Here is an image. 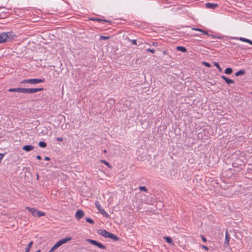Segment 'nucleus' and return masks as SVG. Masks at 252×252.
<instances>
[{
  "instance_id": "nucleus-1",
  "label": "nucleus",
  "mask_w": 252,
  "mask_h": 252,
  "mask_svg": "<svg viewBox=\"0 0 252 252\" xmlns=\"http://www.w3.org/2000/svg\"><path fill=\"white\" fill-rule=\"evenodd\" d=\"M15 36L12 32H1L0 33V44L10 41Z\"/></svg>"
},
{
  "instance_id": "nucleus-2",
  "label": "nucleus",
  "mask_w": 252,
  "mask_h": 252,
  "mask_svg": "<svg viewBox=\"0 0 252 252\" xmlns=\"http://www.w3.org/2000/svg\"><path fill=\"white\" fill-rule=\"evenodd\" d=\"M9 92H17L21 93H27V94H32V88H10L8 90Z\"/></svg>"
},
{
  "instance_id": "nucleus-3",
  "label": "nucleus",
  "mask_w": 252,
  "mask_h": 252,
  "mask_svg": "<svg viewBox=\"0 0 252 252\" xmlns=\"http://www.w3.org/2000/svg\"><path fill=\"white\" fill-rule=\"evenodd\" d=\"M86 241L87 242L90 243L91 244H92L93 245L97 246V247H98L100 249H104V250L106 249V247L105 246L103 245L101 243H100L95 240H94L93 239H87L86 240Z\"/></svg>"
},
{
  "instance_id": "nucleus-4",
  "label": "nucleus",
  "mask_w": 252,
  "mask_h": 252,
  "mask_svg": "<svg viewBox=\"0 0 252 252\" xmlns=\"http://www.w3.org/2000/svg\"><path fill=\"white\" fill-rule=\"evenodd\" d=\"M45 81L44 79H28V83L31 84H35L43 83Z\"/></svg>"
},
{
  "instance_id": "nucleus-5",
  "label": "nucleus",
  "mask_w": 252,
  "mask_h": 252,
  "mask_svg": "<svg viewBox=\"0 0 252 252\" xmlns=\"http://www.w3.org/2000/svg\"><path fill=\"white\" fill-rule=\"evenodd\" d=\"M84 216V213L82 210H78L75 214V217L77 220H80Z\"/></svg>"
},
{
  "instance_id": "nucleus-6",
  "label": "nucleus",
  "mask_w": 252,
  "mask_h": 252,
  "mask_svg": "<svg viewBox=\"0 0 252 252\" xmlns=\"http://www.w3.org/2000/svg\"><path fill=\"white\" fill-rule=\"evenodd\" d=\"M221 78L222 79H223L225 81V83L226 84H227L228 85H230L231 84H235V82L233 80L228 78L224 75L221 76Z\"/></svg>"
},
{
  "instance_id": "nucleus-7",
  "label": "nucleus",
  "mask_w": 252,
  "mask_h": 252,
  "mask_svg": "<svg viewBox=\"0 0 252 252\" xmlns=\"http://www.w3.org/2000/svg\"><path fill=\"white\" fill-rule=\"evenodd\" d=\"M206 7L209 9H215L218 6V4L214 3L207 2L205 4Z\"/></svg>"
},
{
  "instance_id": "nucleus-8",
  "label": "nucleus",
  "mask_w": 252,
  "mask_h": 252,
  "mask_svg": "<svg viewBox=\"0 0 252 252\" xmlns=\"http://www.w3.org/2000/svg\"><path fill=\"white\" fill-rule=\"evenodd\" d=\"M26 209L29 212H30L33 216L36 217V213L37 211L36 209L34 208H31L30 207H26Z\"/></svg>"
},
{
  "instance_id": "nucleus-9",
  "label": "nucleus",
  "mask_w": 252,
  "mask_h": 252,
  "mask_svg": "<svg viewBox=\"0 0 252 252\" xmlns=\"http://www.w3.org/2000/svg\"><path fill=\"white\" fill-rule=\"evenodd\" d=\"M230 239V237L229 236V235L227 231H226L225 232V241H224V246H229Z\"/></svg>"
},
{
  "instance_id": "nucleus-10",
  "label": "nucleus",
  "mask_w": 252,
  "mask_h": 252,
  "mask_svg": "<svg viewBox=\"0 0 252 252\" xmlns=\"http://www.w3.org/2000/svg\"><path fill=\"white\" fill-rule=\"evenodd\" d=\"M71 240V238L70 237H66V238H63V239L59 240L58 242L60 243V244L61 245V246H62V245L67 243L68 241H69Z\"/></svg>"
},
{
  "instance_id": "nucleus-11",
  "label": "nucleus",
  "mask_w": 252,
  "mask_h": 252,
  "mask_svg": "<svg viewBox=\"0 0 252 252\" xmlns=\"http://www.w3.org/2000/svg\"><path fill=\"white\" fill-rule=\"evenodd\" d=\"M34 149V147L31 145H27L23 146V150L26 152H30Z\"/></svg>"
},
{
  "instance_id": "nucleus-12",
  "label": "nucleus",
  "mask_w": 252,
  "mask_h": 252,
  "mask_svg": "<svg viewBox=\"0 0 252 252\" xmlns=\"http://www.w3.org/2000/svg\"><path fill=\"white\" fill-rule=\"evenodd\" d=\"M111 233L105 229L101 230L100 234L105 238H109Z\"/></svg>"
},
{
  "instance_id": "nucleus-13",
  "label": "nucleus",
  "mask_w": 252,
  "mask_h": 252,
  "mask_svg": "<svg viewBox=\"0 0 252 252\" xmlns=\"http://www.w3.org/2000/svg\"><path fill=\"white\" fill-rule=\"evenodd\" d=\"M99 212L106 218H110V216L102 208L99 209Z\"/></svg>"
},
{
  "instance_id": "nucleus-14",
  "label": "nucleus",
  "mask_w": 252,
  "mask_h": 252,
  "mask_svg": "<svg viewBox=\"0 0 252 252\" xmlns=\"http://www.w3.org/2000/svg\"><path fill=\"white\" fill-rule=\"evenodd\" d=\"M90 20H92V21H97V22H102V21H103L104 22H109V23L110 22V21H108L107 20L101 19H99V18H90Z\"/></svg>"
},
{
  "instance_id": "nucleus-15",
  "label": "nucleus",
  "mask_w": 252,
  "mask_h": 252,
  "mask_svg": "<svg viewBox=\"0 0 252 252\" xmlns=\"http://www.w3.org/2000/svg\"><path fill=\"white\" fill-rule=\"evenodd\" d=\"M239 40L241 41L247 42V43H249L251 45H252V41L249 39L246 38L244 37H240Z\"/></svg>"
},
{
  "instance_id": "nucleus-16",
  "label": "nucleus",
  "mask_w": 252,
  "mask_h": 252,
  "mask_svg": "<svg viewBox=\"0 0 252 252\" xmlns=\"http://www.w3.org/2000/svg\"><path fill=\"white\" fill-rule=\"evenodd\" d=\"M33 241H31L29 244L28 245H27V246L26 247V249H25V252H30V250L32 248V246L33 244Z\"/></svg>"
},
{
  "instance_id": "nucleus-17",
  "label": "nucleus",
  "mask_w": 252,
  "mask_h": 252,
  "mask_svg": "<svg viewBox=\"0 0 252 252\" xmlns=\"http://www.w3.org/2000/svg\"><path fill=\"white\" fill-rule=\"evenodd\" d=\"M245 71L243 69H241V70L238 71L237 72H236L235 74V75L236 76H239L240 75H243L245 74Z\"/></svg>"
},
{
  "instance_id": "nucleus-18",
  "label": "nucleus",
  "mask_w": 252,
  "mask_h": 252,
  "mask_svg": "<svg viewBox=\"0 0 252 252\" xmlns=\"http://www.w3.org/2000/svg\"><path fill=\"white\" fill-rule=\"evenodd\" d=\"M109 238L112 239V240H113L115 241H118L119 240V237L117 236L116 235H115L111 233Z\"/></svg>"
},
{
  "instance_id": "nucleus-19",
  "label": "nucleus",
  "mask_w": 252,
  "mask_h": 252,
  "mask_svg": "<svg viewBox=\"0 0 252 252\" xmlns=\"http://www.w3.org/2000/svg\"><path fill=\"white\" fill-rule=\"evenodd\" d=\"M176 49L177 50L182 52L183 53H185L187 52V49L183 46H177Z\"/></svg>"
},
{
  "instance_id": "nucleus-20",
  "label": "nucleus",
  "mask_w": 252,
  "mask_h": 252,
  "mask_svg": "<svg viewBox=\"0 0 252 252\" xmlns=\"http://www.w3.org/2000/svg\"><path fill=\"white\" fill-rule=\"evenodd\" d=\"M232 72L233 69L230 67H227L224 70V73L226 74H231Z\"/></svg>"
},
{
  "instance_id": "nucleus-21",
  "label": "nucleus",
  "mask_w": 252,
  "mask_h": 252,
  "mask_svg": "<svg viewBox=\"0 0 252 252\" xmlns=\"http://www.w3.org/2000/svg\"><path fill=\"white\" fill-rule=\"evenodd\" d=\"M44 90L43 88H32V94L43 91Z\"/></svg>"
},
{
  "instance_id": "nucleus-22",
  "label": "nucleus",
  "mask_w": 252,
  "mask_h": 252,
  "mask_svg": "<svg viewBox=\"0 0 252 252\" xmlns=\"http://www.w3.org/2000/svg\"><path fill=\"white\" fill-rule=\"evenodd\" d=\"M36 217H40L41 216H43L45 215V213L38 211L36 213Z\"/></svg>"
},
{
  "instance_id": "nucleus-23",
  "label": "nucleus",
  "mask_w": 252,
  "mask_h": 252,
  "mask_svg": "<svg viewBox=\"0 0 252 252\" xmlns=\"http://www.w3.org/2000/svg\"><path fill=\"white\" fill-rule=\"evenodd\" d=\"M38 145L41 148H45L47 146L46 143L44 141H40L38 143Z\"/></svg>"
},
{
  "instance_id": "nucleus-24",
  "label": "nucleus",
  "mask_w": 252,
  "mask_h": 252,
  "mask_svg": "<svg viewBox=\"0 0 252 252\" xmlns=\"http://www.w3.org/2000/svg\"><path fill=\"white\" fill-rule=\"evenodd\" d=\"M164 239L168 243L172 244L173 243V240L171 237L166 236L164 237Z\"/></svg>"
},
{
  "instance_id": "nucleus-25",
  "label": "nucleus",
  "mask_w": 252,
  "mask_h": 252,
  "mask_svg": "<svg viewBox=\"0 0 252 252\" xmlns=\"http://www.w3.org/2000/svg\"><path fill=\"white\" fill-rule=\"evenodd\" d=\"M213 64L215 66H216L218 68V69H219V70L220 71V72L222 71V70L221 68L220 67V64L218 62H214L213 63Z\"/></svg>"
},
{
  "instance_id": "nucleus-26",
  "label": "nucleus",
  "mask_w": 252,
  "mask_h": 252,
  "mask_svg": "<svg viewBox=\"0 0 252 252\" xmlns=\"http://www.w3.org/2000/svg\"><path fill=\"white\" fill-rule=\"evenodd\" d=\"M95 205L96 208L97 209V210L98 211L99 210V209L102 208V207H101V205H100L99 202L98 201H96L95 202Z\"/></svg>"
},
{
  "instance_id": "nucleus-27",
  "label": "nucleus",
  "mask_w": 252,
  "mask_h": 252,
  "mask_svg": "<svg viewBox=\"0 0 252 252\" xmlns=\"http://www.w3.org/2000/svg\"><path fill=\"white\" fill-rule=\"evenodd\" d=\"M61 246V245L60 244V243H59V242H58L56 244H55L52 247V248L54 249V250L55 251V250H56L57 249H58L59 247Z\"/></svg>"
},
{
  "instance_id": "nucleus-28",
  "label": "nucleus",
  "mask_w": 252,
  "mask_h": 252,
  "mask_svg": "<svg viewBox=\"0 0 252 252\" xmlns=\"http://www.w3.org/2000/svg\"><path fill=\"white\" fill-rule=\"evenodd\" d=\"M86 221L91 224H94V221L91 218H86Z\"/></svg>"
},
{
  "instance_id": "nucleus-29",
  "label": "nucleus",
  "mask_w": 252,
  "mask_h": 252,
  "mask_svg": "<svg viewBox=\"0 0 252 252\" xmlns=\"http://www.w3.org/2000/svg\"><path fill=\"white\" fill-rule=\"evenodd\" d=\"M101 162L104 163L106 166H107L108 167H111V165H110V163L108 162H107V161L105 160H101Z\"/></svg>"
},
{
  "instance_id": "nucleus-30",
  "label": "nucleus",
  "mask_w": 252,
  "mask_h": 252,
  "mask_svg": "<svg viewBox=\"0 0 252 252\" xmlns=\"http://www.w3.org/2000/svg\"><path fill=\"white\" fill-rule=\"evenodd\" d=\"M109 38H110V37H109V36H104V35H101V36H100L99 39H100V40H106V39H108Z\"/></svg>"
},
{
  "instance_id": "nucleus-31",
  "label": "nucleus",
  "mask_w": 252,
  "mask_h": 252,
  "mask_svg": "<svg viewBox=\"0 0 252 252\" xmlns=\"http://www.w3.org/2000/svg\"><path fill=\"white\" fill-rule=\"evenodd\" d=\"M139 189L141 190V191H147V189L146 188V187L145 186H141V187H139Z\"/></svg>"
},
{
  "instance_id": "nucleus-32",
  "label": "nucleus",
  "mask_w": 252,
  "mask_h": 252,
  "mask_svg": "<svg viewBox=\"0 0 252 252\" xmlns=\"http://www.w3.org/2000/svg\"><path fill=\"white\" fill-rule=\"evenodd\" d=\"M147 52H151L152 53H154L155 52V50L154 49L148 48L146 49Z\"/></svg>"
},
{
  "instance_id": "nucleus-33",
  "label": "nucleus",
  "mask_w": 252,
  "mask_h": 252,
  "mask_svg": "<svg viewBox=\"0 0 252 252\" xmlns=\"http://www.w3.org/2000/svg\"><path fill=\"white\" fill-rule=\"evenodd\" d=\"M203 64L207 67H210L211 66V65L209 63L207 62H203Z\"/></svg>"
},
{
  "instance_id": "nucleus-34",
  "label": "nucleus",
  "mask_w": 252,
  "mask_h": 252,
  "mask_svg": "<svg viewBox=\"0 0 252 252\" xmlns=\"http://www.w3.org/2000/svg\"><path fill=\"white\" fill-rule=\"evenodd\" d=\"M201 32H202L204 34L210 35L207 31L202 30Z\"/></svg>"
},
{
  "instance_id": "nucleus-35",
  "label": "nucleus",
  "mask_w": 252,
  "mask_h": 252,
  "mask_svg": "<svg viewBox=\"0 0 252 252\" xmlns=\"http://www.w3.org/2000/svg\"><path fill=\"white\" fill-rule=\"evenodd\" d=\"M192 30L196 31H199V32H201V31H202V29H199V28H193Z\"/></svg>"
},
{
  "instance_id": "nucleus-36",
  "label": "nucleus",
  "mask_w": 252,
  "mask_h": 252,
  "mask_svg": "<svg viewBox=\"0 0 252 252\" xmlns=\"http://www.w3.org/2000/svg\"><path fill=\"white\" fill-rule=\"evenodd\" d=\"M131 43L134 45H137V41L135 39L131 40Z\"/></svg>"
},
{
  "instance_id": "nucleus-37",
  "label": "nucleus",
  "mask_w": 252,
  "mask_h": 252,
  "mask_svg": "<svg viewBox=\"0 0 252 252\" xmlns=\"http://www.w3.org/2000/svg\"><path fill=\"white\" fill-rule=\"evenodd\" d=\"M152 45L154 46H158V43L157 42H152Z\"/></svg>"
},
{
  "instance_id": "nucleus-38",
  "label": "nucleus",
  "mask_w": 252,
  "mask_h": 252,
  "mask_svg": "<svg viewBox=\"0 0 252 252\" xmlns=\"http://www.w3.org/2000/svg\"><path fill=\"white\" fill-rule=\"evenodd\" d=\"M21 83H22V84L28 83V79H25V80H23L21 82Z\"/></svg>"
},
{
  "instance_id": "nucleus-39",
  "label": "nucleus",
  "mask_w": 252,
  "mask_h": 252,
  "mask_svg": "<svg viewBox=\"0 0 252 252\" xmlns=\"http://www.w3.org/2000/svg\"><path fill=\"white\" fill-rule=\"evenodd\" d=\"M4 156V154L0 153V161H1V160L3 158Z\"/></svg>"
},
{
  "instance_id": "nucleus-40",
  "label": "nucleus",
  "mask_w": 252,
  "mask_h": 252,
  "mask_svg": "<svg viewBox=\"0 0 252 252\" xmlns=\"http://www.w3.org/2000/svg\"><path fill=\"white\" fill-rule=\"evenodd\" d=\"M201 238L204 242H206L207 241L206 238L204 236H202Z\"/></svg>"
},
{
  "instance_id": "nucleus-41",
  "label": "nucleus",
  "mask_w": 252,
  "mask_h": 252,
  "mask_svg": "<svg viewBox=\"0 0 252 252\" xmlns=\"http://www.w3.org/2000/svg\"><path fill=\"white\" fill-rule=\"evenodd\" d=\"M57 140L59 141H62L63 140V137H58L57 138Z\"/></svg>"
},
{
  "instance_id": "nucleus-42",
  "label": "nucleus",
  "mask_w": 252,
  "mask_h": 252,
  "mask_svg": "<svg viewBox=\"0 0 252 252\" xmlns=\"http://www.w3.org/2000/svg\"><path fill=\"white\" fill-rule=\"evenodd\" d=\"M201 247L202 248H203L206 250H208V248L207 246H206L205 245H202Z\"/></svg>"
},
{
  "instance_id": "nucleus-43",
  "label": "nucleus",
  "mask_w": 252,
  "mask_h": 252,
  "mask_svg": "<svg viewBox=\"0 0 252 252\" xmlns=\"http://www.w3.org/2000/svg\"><path fill=\"white\" fill-rule=\"evenodd\" d=\"M36 158L38 160H41V157L39 155H37L36 157Z\"/></svg>"
},
{
  "instance_id": "nucleus-44",
  "label": "nucleus",
  "mask_w": 252,
  "mask_h": 252,
  "mask_svg": "<svg viewBox=\"0 0 252 252\" xmlns=\"http://www.w3.org/2000/svg\"><path fill=\"white\" fill-rule=\"evenodd\" d=\"M44 160H50V158L49 157H45L44 158Z\"/></svg>"
},
{
  "instance_id": "nucleus-45",
  "label": "nucleus",
  "mask_w": 252,
  "mask_h": 252,
  "mask_svg": "<svg viewBox=\"0 0 252 252\" xmlns=\"http://www.w3.org/2000/svg\"><path fill=\"white\" fill-rule=\"evenodd\" d=\"M54 251V249L51 248L48 252H53Z\"/></svg>"
},
{
  "instance_id": "nucleus-46",
  "label": "nucleus",
  "mask_w": 252,
  "mask_h": 252,
  "mask_svg": "<svg viewBox=\"0 0 252 252\" xmlns=\"http://www.w3.org/2000/svg\"><path fill=\"white\" fill-rule=\"evenodd\" d=\"M163 54H166V51H164L163 52Z\"/></svg>"
},
{
  "instance_id": "nucleus-47",
  "label": "nucleus",
  "mask_w": 252,
  "mask_h": 252,
  "mask_svg": "<svg viewBox=\"0 0 252 252\" xmlns=\"http://www.w3.org/2000/svg\"><path fill=\"white\" fill-rule=\"evenodd\" d=\"M103 153H107V151H106V150H104L103 151Z\"/></svg>"
},
{
  "instance_id": "nucleus-48",
  "label": "nucleus",
  "mask_w": 252,
  "mask_h": 252,
  "mask_svg": "<svg viewBox=\"0 0 252 252\" xmlns=\"http://www.w3.org/2000/svg\"><path fill=\"white\" fill-rule=\"evenodd\" d=\"M145 44L148 45H150V43H148V42H145Z\"/></svg>"
},
{
  "instance_id": "nucleus-49",
  "label": "nucleus",
  "mask_w": 252,
  "mask_h": 252,
  "mask_svg": "<svg viewBox=\"0 0 252 252\" xmlns=\"http://www.w3.org/2000/svg\"><path fill=\"white\" fill-rule=\"evenodd\" d=\"M36 252H40V250H38V251H37Z\"/></svg>"
},
{
  "instance_id": "nucleus-50",
  "label": "nucleus",
  "mask_w": 252,
  "mask_h": 252,
  "mask_svg": "<svg viewBox=\"0 0 252 252\" xmlns=\"http://www.w3.org/2000/svg\"><path fill=\"white\" fill-rule=\"evenodd\" d=\"M37 179L38 178V174H37Z\"/></svg>"
}]
</instances>
